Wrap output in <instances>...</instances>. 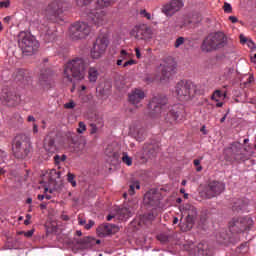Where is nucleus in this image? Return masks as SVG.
<instances>
[{
  "mask_svg": "<svg viewBox=\"0 0 256 256\" xmlns=\"http://www.w3.org/2000/svg\"><path fill=\"white\" fill-rule=\"evenodd\" d=\"M85 71H87V62L83 58H73L64 67V79L69 83L76 81H83L85 79Z\"/></svg>",
  "mask_w": 256,
  "mask_h": 256,
  "instance_id": "obj_1",
  "label": "nucleus"
},
{
  "mask_svg": "<svg viewBox=\"0 0 256 256\" xmlns=\"http://www.w3.org/2000/svg\"><path fill=\"white\" fill-rule=\"evenodd\" d=\"M227 45V36L223 32L209 34L202 42L201 51L211 53L218 49H223Z\"/></svg>",
  "mask_w": 256,
  "mask_h": 256,
  "instance_id": "obj_2",
  "label": "nucleus"
},
{
  "mask_svg": "<svg viewBox=\"0 0 256 256\" xmlns=\"http://www.w3.org/2000/svg\"><path fill=\"white\" fill-rule=\"evenodd\" d=\"M12 149L17 159H25V157H28L33 149V146L31 145V136L27 134L17 135L14 139Z\"/></svg>",
  "mask_w": 256,
  "mask_h": 256,
  "instance_id": "obj_3",
  "label": "nucleus"
},
{
  "mask_svg": "<svg viewBox=\"0 0 256 256\" xmlns=\"http://www.w3.org/2000/svg\"><path fill=\"white\" fill-rule=\"evenodd\" d=\"M68 10L69 2L67 0H53L44 9V17L48 21H57Z\"/></svg>",
  "mask_w": 256,
  "mask_h": 256,
  "instance_id": "obj_4",
  "label": "nucleus"
},
{
  "mask_svg": "<svg viewBox=\"0 0 256 256\" xmlns=\"http://www.w3.org/2000/svg\"><path fill=\"white\" fill-rule=\"evenodd\" d=\"M18 37V45L24 55H33L39 49V41L35 36L27 32H20Z\"/></svg>",
  "mask_w": 256,
  "mask_h": 256,
  "instance_id": "obj_5",
  "label": "nucleus"
},
{
  "mask_svg": "<svg viewBox=\"0 0 256 256\" xmlns=\"http://www.w3.org/2000/svg\"><path fill=\"white\" fill-rule=\"evenodd\" d=\"M191 81L181 80L175 86V95L179 101H191L195 95Z\"/></svg>",
  "mask_w": 256,
  "mask_h": 256,
  "instance_id": "obj_6",
  "label": "nucleus"
},
{
  "mask_svg": "<svg viewBox=\"0 0 256 256\" xmlns=\"http://www.w3.org/2000/svg\"><path fill=\"white\" fill-rule=\"evenodd\" d=\"M107 47H109V38L107 35H99L90 50L92 59H101L105 55Z\"/></svg>",
  "mask_w": 256,
  "mask_h": 256,
  "instance_id": "obj_7",
  "label": "nucleus"
},
{
  "mask_svg": "<svg viewBox=\"0 0 256 256\" xmlns=\"http://www.w3.org/2000/svg\"><path fill=\"white\" fill-rule=\"evenodd\" d=\"M149 107L152 117L163 115L167 111V97L162 95L154 96L149 103Z\"/></svg>",
  "mask_w": 256,
  "mask_h": 256,
  "instance_id": "obj_8",
  "label": "nucleus"
},
{
  "mask_svg": "<svg viewBox=\"0 0 256 256\" xmlns=\"http://www.w3.org/2000/svg\"><path fill=\"white\" fill-rule=\"evenodd\" d=\"M91 33V26L87 22H76L70 27V37L75 41L85 39Z\"/></svg>",
  "mask_w": 256,
  "mask_h": 256,
  "instance_id": "obj_9",
  "label": "nucleus"
},
{
  "mask_svg": "<svg viewBox=\"0 0 256 256\" xmlns=\"http://www.w3.org/2000/svg\"><path fill=\"white\" fill-rule=\"evenodd\" d=\"M131 37H134V39H137L138 41H147V39H151L153 37V30L151 27L142 24L139 26H135L131 32Z\"/></svg>",
  "mask_w": 256,
  "mask_h": 256,
  "instance_id": "obj_10",
  "label": "nucleus"
},
{
  "mask_svg": "<svg viewBox=\"0 0 256 256\" xmlns=\"http://www.w3.org/2000/svg\"><path fill=\"white\" fill-rule=\"evenodd\" d=\"M183 215H186V227L192 229L197 221V208L191 204H184L181 209Z\"/></svg>",
  "mask_w": 256,
  "mask_h": 256,
  "instance_id": "obj_11",
  "label": "nucleus"
},
{
  "mask_svg": "<svg viewBox=\"0 0 256 256\" xmlns=\"http://www.w3.org/2000/svg\"><path fill=\"white\" fill-rule=\"evenodd\" d=\"M88 22L96 27H101L107 23V12L97 9L89 13Z\"/></svg>",
  "mask_w": 256,
  "mask_h": 256,
  "instance_id": "obj_12",
  "label": "nucleus"
},
{
  "mask_svg": "<svg viewBox=\"0 0 256 256\" xmlns=\"http://www.w3.org/2000/svg\"><path fill=\"white\" fill-rule=\"evenodd\" d=\"M223 191H225V184L223 182L212 181L206 186L204 193L207 199H213V197L221 195Z\"/></svg>",
  "mask_w": 256,
  "mask_h": 256,
  "instance_id": "obj_13",
  "label": "nucleus"
},
{
  "mask_svg": "<svg viewBox=\"0 0 256 256\" xmlns=\"http://www.w3.org/2000/svg\"><path fill=\"white\" fill-rule=\"evenodd\" d=\"M163 195L157 189H151L144 195V203L150 207H159Z\"/></svg>",
  "mask_w": 256,
  "mask_h": 256,
  "instance_id": "obj_14",
  "label": "nucleus"
},
{
  "mask_svg": "<svg viewBox=\"0 0 256 256\" xmlns=\"http://www.w3.org/2000/svg\"><path fill=\"white\" fill-rule=\"evenodd\" d=\"M145 97V91L140 88H135L128 94V101L131 105H134L136 109H141V107H143L142 102Z\"/></svg>",
  "mask_w": 256,
  "mask_h": 256,
  "instance_id": "obj_15",
  "label": "nucleus"
},
{
  "mask_svg": "<svg viewBox=\"0 0 256 256\" xmlns=\"http://www.w3.org/2000/svg\"><path fill=\"white\" fill-rule=\"evenodd\" d=\"M0 101L3 105H7L8 107H15V105L19 104L20 98L15 93L9 91V89H2L0 95Z\"/></svg>",
  "mask_w": 256,
  "mask_h": 256,
  "instance_id": "obj_16",
  "label": "nucleus"
},
{
  "mask_svg": "<svg viewBox=\"0 0 256 256\" xmlns=\"http://www.w3.org/2000/svg\"><path fill=\"white\" fill-rule=\"evenodd\" d=\"M181 7H183V1L172 0L162 7V13H164L166 17H173V15L176 14L177 11L181 9Z\"/></svg>",
  "mask_w": 256,
  "mask_h": 256,
  "instance_id": "obj_17",
  "label": "nucleus"
},
{
  "mask_svg": "<svg viewBox=\"0 0 256 256\" xmlns=\"http://www.w3.org/2000/svg\"><path fill=\"white\" fill-rule=\"evenodd\" d=\"M159 70L162 73V76L160 77L162 81L165 79H169V77H171V75H173V73L175 72V64H173L172 62H163L162 64H160Z\"/></svg>",
  "mask_w": 256,
  "mask_h": 256,
  "instance_id": "obj_18",
  "label": "nucleus"
},
{
  "mask_svg": "<svg viewBox=\"0 0 256 256\" xmlns=\"http://www.w3.org/2000/svg\"><path fill=\"white\" fill-rule=\"evenodd\" d=\"M135 210L131 205L127 204L126 206L122 207L117 212V217L120 221H127L130 217H133Z\"/></svg>",
  "mask_w": 256,
  "mask_h": 256,
  "instance_id": "obj_19",
  "label": "nucleus"
},
{
  "mask_svg": "<svg viewBox=\"0 0 256 256\" xmlns=\"http://www.w3.org/2000/svg\"><path fill=\"white\" fill-rule=\"evenodd\" d=\"M234 225L239 228V231H247V229L253 225V219L250 217H242L239 218Z\"/></svg>",
  "mask_w": 256,
  "mask_h": 256,
  "instance_id": "obj_20",
  "label": "nucleus"
},
{
  "mask_svg": "<svg viewBox=\"0 0 256 256\" xmlns=\"http://www.w3.org/2000/svg\"><path fill=\"white\" fill-rule=\"evenodd\" d=\"M113 227H115L113 224H106L104 226H100L97 229L99 237H107L113 233Z\"/></svg>",
  "mask_w": 256,
  "mask_h": 256,
  "instance_id": "obj_21",
  "label": "nucleus"
},
{
  "mask_svg": "<svg viewBox=\"0 0 256 256\" xmlns=\"http://www.w3.org/2000/svg\"><path fill=\"white\" fill-rule=\"evenodd\" d=\"M44 149L47 153H57V145L55 144V139L47 138L44 143Z\"/></svg>",
  "mask_w": 256,
  "mask_h": 256,
  "instance_id": "obj_22",
  "label": "nucleus"
},
{
  "mask_svg": "<svg viewBox=\"0 0 256 256\" xmlns=\"http://www.w3.org/2000/svg\"><path fill=\"white\" fill-rule=\"evenodd\" d=\"M88 79L90 83H97V79H99V68L96 66H92L88 69Z\"/></svg>",
  "mask_w": 256,
  "mask_h": 256,
  "instance_id": "obj_23",
  "label": "nucleus"
},
{
  "mask_svg": "<svg viewBox=\"0 0 256 256\" xmlns=\"http://www.w3.org/2000/svg\"><path fill=\"white\" fill-rule=\"evenodd\" d=\"M179 115H181V112L177 110V106H174V108L170 110L167 114L166 121H170V123H175V121L179 119Z\"/></svg>",
  "mask_w": 256,
  "mask_h": 256,
  "instance_id": "obj_24",
  "label": "nucleus"
},
{
  "mask_svg": "<svg viewBox=\"0 0 256 256\" xmlns=\"http://www.w3.org/2000/svg\"><path fill=\"white\" fill-rule=\"evenodd\" d=\"M115 3H117V0H97V5L100 7V9L111 7L112 5H115Z\"/></svg>",
  "mask_w": 256,
  "mask_h": 256,
  "instance_id": "obj_25",
  "label": "nucleus"
},
{
  "mask_svg": "<svg viewBox=\"0 0 256 256\" xmlns=\"http://www.w3.org/2000/svg\"><path fill=\"white\" fill-rule=\"evenodd\" d=\"M128 58H129V53H127L126 50H121L119 58H118V60L116 62V65L121 67V65H123V61H127Z\"/></svg>",
  "mask_w": 256,
  "mask_h": 256,
  "instance_id": "obj_26",
  "label": "nucleus"
},
{
  "mask_svg": "<svg viewBox=\"0 0 256 256\" xmlns=\"http://www.w3.org/2000/svg\"><path fill=\"white\" fill-rule=\"evenodd\" d=\"M157 153H159V147L150 146L148 151V159H153L154 157H157Z\"/></svg>",
  "mask_w": 256,
  "mask_h": 256,
  "instance_id": "obj_27",
  "label": "nucleus"
},
{
  "mask_svg": "<svg viewBox=\"0 0 256 256\" xmlns=\"http://www.w3.org/2000/svg\"><path fill=\"white\" fill-rule=\"evenodd\" d=\"M122 163H125L128 167L133 165V158H131L127 153H123Z\"/></svg>",
  "mask_w": 256,
  "mask_h": 256,
  "instance_id": "obj_28",
  "label": "nucleus"
},
{
  "mask_svg": "<svg viewBox=\"0 0 256 256\" xmlns=\"http://www.w3.org/2000/svg\"><path fill=\"white\" fill-rule=\"evenodd\" d=\"M135 189H141V184H139V181L133 182L130 185V189L128 191L129 195H135Z\"/></svg>",
  "mask_w": 256,
  "mask_h": 256,
  "instance_id": "obj_29",
  "label": "nucleus"
},
{
  "mask_svg": "<svg viewBox=\"0 0 256 256\" xmlns=\"http://www.w3.org/2000/svg\"><path fill=\"white\" fill-rule=\"evenodd\" d=\"M209 219V212L207 210H204L200 213V223L202 225H205L207 223V220Z\"/></svg>",
  "mask_w": 256,
  "mask_h": 256,
  "instance_id": "obj_30",
  "label": "nucleus"
},
{
  "mask_svg": "<svg viewBox=\"0 0 256 256\" xmlns=\"http://www.w3.org/2000/svg\"><path fill=\"white\" fill-rule=\"evenodd\" d=\"M49 79H51V74H49V73H41L40 74L39 81L42 85H45V83H47V81H49Z\"/></svg>",
  "mask_w": 256,
  "mask_h": 256,
  "instance_id": "obj_31",
  "label": "nucleus"
},
{
  "mask_svg": "<svg viewBox=\"0 0 256 256\" xmlns=\"http://www.w3.org/2000/svg\"><path fill=\"white\" fill-rule=\"evenodd\" d=\"M77 7H87V5H91L93 0H75Z\"/></svg>",
  "mask_w": 256,
  "mask_h": 256,
  "instance_id": "obj_32",
  "label": "nucleus"
},
{
  "mask_svg": "<svg viewBox=\"0 0 256 256\" xmlns=\"http://www.w3.org/2000/svg\"><path fill=\"white\" fill-rule=\"evenodd\" d=\"M101 131V128L97 126L95 123H90V135H95V133H99Z\"/></svg>",
  "mask_w": 256,
  "mask_h": 256,
  "instance_id": "obj_33",
  "label": "nucleus"
},
{
  "mask_svg": "<svg viewBox=\"0 0 256 256\" xmlns=\"http://www.w3.org/2000/svg\"><path fill=\"white\" fill-rule=\"evenodd\" d=\"M67 160V155L63 154L62 156L55 155L54 156V161L56 165H59V163H63V161Z\"/></svg>",
  "mask_w": 256,
  "mask_h": 256,
  "instance_id": "obj_34",
  "label": "nucleus"
},
{
  "mask_svg": "<svg viewBox=\"0 0 256 256\" xmlns=\"http://www.w3.org/2000/svg\"><path fill=\"white\" fill-rule=\"evenodd\" d=\"M56 34L54 32H48L45 34L44 39L47 43H50V41H55Z\"/></svg>",
  "mask_w": 256,
  "mask_h": 256,
  "instance_id": "obj_35",
  "label": "nucleus"
},
{
  "mask_svg": "<svg viewBox=\"0 0 256 256\" xmlns=\"http://www.w3.org/2000/svg\"><path fill=\"white\" fill-rule=\"evenodd\" d=\"M68 183H71L72 187H77V181H75V175L71 172L68 173L67 178Z\"/></svg>",
  "mask_w": 256,
  "mask_h": 256,
  "instance_id": "obj_36",
  "label": "nucleus"
},
{
  "mask_svg": "<svg viewBox=\"0 0 256 256\" xmlns=\"http://www.w3.org/2000/svg\"><path fill=\"white\" fill-rule=\"evenodd\" d=\"M184 43H185V37H183V36L178 37V38L176 39L175 43H174L175 49H179V47H180L181 45H183Z\"/></svg>",
  "mask_w": 256,
  "mask_h": 256,
  "instance_id": "obj_37",
  "label": "nucleus"
},
{
  "mask_svg": "<svg viewBox=\"0 0 256 256\" xmlns=\"http://www.w3.org/2000/svg\"><path fill=\"white\" fill-rule=\"evenodd\" d=\"M85 131H87V125H85V122H79L77 132L81 134Z\"/></svg>",
  "mask_w": 256,
  "mask_h": 256,
  "instance_id": "obj_38",
  "label": "nucleus"
},
{
  "mask_svg": "<svg viewBox=\"0 0 256 256\" xmlns=\"http://www.w3.org/2000/svg\"><path fill=\"white\" fill-rule=\"evenodd\" d=\"M10 6H11V1L9 0H4L0 2L1 9H9Z\"/></svg>",
  "mask_w": 256,
  "mask_h": 256,
  "instance_id": "obj_39",
  "label": "nucleus"
},
{
  "mask_svg": "<svg viewBox=\"0 0 256 256\" xmlns=\"http://www.w3.org/2000/svg\"><path fill=\"white\" fill-rule=\"evenodd\" d=\"M96 127H99L100 129H103V127L105 126V123L103 122V118H98L95 120Z\"/></svg>",
  "mask_w": 256,
  "mask_h": 256,
  "instance_id": "obj_40",
  "label": "nucleus"
},
{
  "mask_svg": "<svg viewBox=\"0 0 256 256\" xmlns=\"http://www.w3.org/2000/svg\"><path fill=\"white\" fill-rule=\"evenodd\" d=\"M224 12L225 13H232L233 12V7H231V4L228 2L224 3Z\"/></svg>",
  "mask_w": 256,
  "mask_h": 256,
  "instance_id": "obj_41",
  "label": "nucleus"
},
{
  "mask_svg": "<svg viewBox=\"0 0 256 256\" xmlns=\"http://www.w3.org/2000/svg\"><path fill=\"white\" fill-rule=\"evenodd\" d=\"M194 165H195V167H197L196 171H198V172L203 171V167L201 166V160L195 159Z\"/></svg>",
  "mask_w": 256,
  "mask_h": 256,
  "instance_id": "obj_42",
  "label": "nucleus"
},
{
  "mask_svg": "<svg viewBox=\"0 0 256 256\" xmlns=\"http://www.w3.org/2000/svg\"><path fill=\"white\" fill-rule=\"evenodd\" d=\"M5 159H7V153L0 149V165L5 163Z\"/></svg>",
  "mask_w": 256,
  "mask_h": 256,
  "instance_id": "obj_43",
  "label": "nucleus"
},
{
  "mask_svg": "<svg viewBox=\"0 0 256 256\" xmlns=\"http://www.w3.org/2000/svg\"><path fill=\"white\" fill-rule=\"evenodd\" d=\"M64 109H75V102L73 100L64 104Z\"/></svg>",
  "mask_w": 256,
  "mask_h": 256,
  "instance_id": "obj_44",
  "label": "nucleus"
},
{
  "mask_svg": "<svg viewBox=\"0 0 256 256\" xmlns=\"http://www.w3.org/2000/svg\"><path fill=\"white\" fill-rule=\"evenodd\" d=\"M140 15H142V17H145L146 19H148V21H151V13H148L147 10H141Z\"/></svg>",
  "mask_w": 256,
  "mask_h": 256,
  "instance_id": "obj_45",
  "label": "nucleus"
},
{
  "mask_svg": "<svg viewBox=\"0 0 256 256\" xmlns=\"http://www.w3.org/2000/svg\"><path fill=\"white\" fill-rule=\"evenodd\" d=\"M131 65H137V61H135V60H133V59H131V60H128V61H126L124 64H122V67H129V66H131Z\"/></svg>",
  "mask_w": 256,
  "mask_h": 256,
  "instance_id": "obj_46",
  "label": "nucleus"
},
{
  "mask_svg": "<svg viewBox=\"0 0 256 256\" xmlns=\"http://www.w3.org/2000/svg\"><path fill=\"white\" fill-rule=\"evenodd\" d=\"M223 94L221 93V90H216L215 92H214V94L212 95V99L214 100V101H219V100H217L216 99V97H221Z\"/></svg>",
  "mask_w": 256,
  "mask_h": 256,
  "instance_id": "obj_47",
  "label": "nucleus"
},
{
  "mask_svg": "<svg viewBox=\"0 0 256 256\" xmlns=\"http://www.w3.org/2000/svg\"><path fill=\"white\" fill-rule=\"evenodd\" d=\"M136 140H138L139 143H141V141L145 140V134H141V132H138V134L136 135Z\"/></svg>",
  "mask_w": 256,
  "mask_h": 256,
  "instance_id": "obj_48",
  "label": "nucleus"
},
{
  "mask_svg": "<svg viewBox=\"0 0 256 256\" xmlns=\"http://www.w3.org/2000/svg\"><path fill=\"white\" fill-rule=\"evenodd\" d=\"M95 225V221L89 220L87 224H85V229L89 230L91 227Z\"/></svg>",
  "mask_w": 256,
  "mask_h": 256,
  "instance_id": "obj_49",
  "label": "nucleus"
},
{
  "mask_svg": "<svg viewBox=\"0 0 256 256\" xmlns=\"http://www.w3.org/2000/svg\"><path fill=\"white\" fill-rule=\"evenodd\" d=\"M246 45H247L250 49H256L255 42H253V40H248V42H246Z\"/></svg>",
  "mask_w": 256,
  "mask_h": 256,
  "instance_id": "obj_50",
  "label": "nucleus"
},
{
  "mask_svg": "<svg viewBox=\"0 0 256 256\" xmlns=\"http://www.w3.org/2000/svg\"><path fill=\"white\" fill-rule=\"evenodd\" d=\"M249 40L247 39V37H245V35L241 34L240 35V43L242 45H245V43H247Z\"/></svg>",
  "mask_w": 256,
  "mask_h": 256,
  "instance_id": "obj_51",
  "label": "nucleus"
},
{
  "mask_svg": "<svg viewBox=\"0 0 256 256\" xmlns=\"http://www.w3.org/2000/svg\"><path fill=\"white\" fill-rule=\"evenodd\" d=\"M35 233V230H29L27 232H24V237H33V234Z\"/></svg>",
  "mask_w": 256,
  "mask_h": 256,
  "instance_id": "obj_52",
  "label": "nucleus"
},
{
  "mask_svg": "<svg viewBox=\"0 0 256 256\" xmlns=\"http://www.w3.org/2000/svg\"><path fill=\"white\" fill-rule=\"evenodd\" d=\"M33 135H37L39 133V126L37 124H33V129H32Z\"/></svg>",
  "mask_w": 256,
  "mask_h": 256,
  "instance_id": "obj_53",
  "label": "nucleus"
},
{
  "mask_svg": "<svg viewBox=\"0 0 256 256\" xmlns=\"http://www.w3.org/2000/svg\"><path fill=\"white\" fill-rule=\"evenodd\" d=\"M51 175H56L55 179H60L61 178V172H57L55 170L51 171Z\"/></svg>",
  "mask_w": 256,
  "mask_h": 256,
  "instance_id": "obj_54",
  "label": "nucleus"
},
{
  "mask_svg": "<svg viewBox=\"0 0 256 256\" xmlns=\"http://www.w3.org/2000/svg\"><path fill=\"white\" fill-rule=\"evenodd\" d=\"M229 21H231V23H237V21H239V19H237V17L235 16H229Z\"/></svg>",
  "mask_w": 256,
  "mask_h": 256,
  "instance_id": "obj_55",
  "label": "nucleus"
},
{
  "mask_svg": "<svg viewBox=\"0 0 256 256\" xmlns=\"http://www.w3.org/2000/svg\"><path fill=\"white\" fill-rule=\"evenodd\" d=\"M135 53H136L137 59H141V50L139 48H135Z\"/></svg>",
  "mask_w": 256,
  "mask_h": 256,
  "instance_id": "obj_56",
  "label": "nucleus"
},
{
  "mask_svg": "<svg viewBox=\"0 0 256 256\" xmlns=\"http://www.w3.org/2000/svg\"><path fill=\"white\" fill-rule=\"evenodd\" d=\"M78 223H79V225H87V221L83 218H79Z\"/></svg>",
  "mask_w": 256,
  "mask_h": 256,
  "instance_id": "obj_57",
  "label": "nucleus"
},
{
  "mask_svg": "<svg viewBox=\"0 0 256 256\" xmlns=\"http://www.w3.org/2000/svg\"><path fill=\"white\" fill-rule=\"evenodd\" d=\"M158 240L164 242V241H167V237L163 235H158Z\"/></svg>",
  "mask_w": 256,
  "mask_h": 256,
  "instance_id": "obj_58",
  "label": "nucleus"
},
{
  "mask_svg": "<svg viewBox=\"0 0 256 256\" xmlns=\"http://www.w3.org/2000/svg\"><path fill=\"white\" fill-rule=\"evenodd\" d=\"M176 27H179V29H183V27H187V22H182L180 25H177Z\"/></svg>",
  "mask_w": 256,
  "mask_h": 256,
  "instance_id": "obj_59",
  "label": "nucleus"
},
{
  "mask_svg": "<svg viewBox=\"0 0 256 256\" xmlns=\"http://www.w3.org/2000/svg\"><path fill=\"white\" fill-rule=\"evenodd\" d=\"M27 121L35 123V117L34 116H28Z\"/></svg>",
  "mask_w": 256,
  "mask_h": 256,
  "instance_id": "obj_60",
  "label": "nucleus"
},
{
  "mask_svg": "<svg viewBox=\"0 0 256 256\" xmlns=\"http://www.w3.org/2000/svg\"><path fill=\"white\" fill-rule=\"evenodd\" d=\"M4 23H9V21H11V16H6L4 19H3Z\"/></svg>",
  "mask_w": 256,
  "mask_h": 256,
  "instance_id": "obj_61",
  "label": "nucleus"
},
{
  "mask_svg": "<svg viewBox=\"0 0 256 256\" xmlns=\"http://www.w3.org/2000/svg\"><path fill=\"white\" fill-rule=\"evenodd\" d=\"M236 159H240L241 161H245L247 158L245 157V155H242L240 158H239V155H236Z\"/></svg>",
  "mask_w": 256,
  "mask_h": 256,
  "instance_id": "obj_62",
  "label": "nucleus"
},
{
  "mask_svg": "<svg viewBox=\"0 0 256 256\" xmlns=\"http://www.w3.org/2000/svg\"><path fill=\"white\" fill-rule=\"evenodd\" d=\"M43 199H45V195L39 194L38 195V200L43 201Z\"/></svg>",
  "mask_w": 256,
  "mask_h": 256,
  "instance_id": "obj_63",
  "label": "nucleus"
},
{
  "mask_svg": "<svg viewBox=\"0 0 256 256\" xmlns=\"http://www.w3.org/2000/svg\"><path fill=\"white\" fill-rule=\"evenodd\" d=\"M26 203L28 205H31V203H33V199L32 198H27Z\"/></svg>",
  "mask_w": 256,
  "mask_h": 256,
  "instance_id": "obj_64",
  "label": "nucleus"
}]
</instances>
